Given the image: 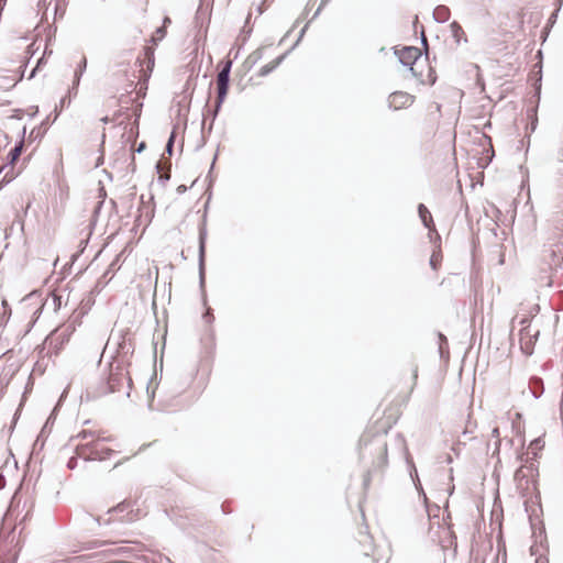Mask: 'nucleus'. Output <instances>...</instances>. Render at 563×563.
<instances>
[{
  "mask_svg": "<svg viewBox=\"0 0 563 563\" xmlns=\"http://www.w3.org/2000/svg\"><path fill=\"white\" fill-rule=\"evenodd\" d=\"M387 431L366 430L360 439V456L365 459L367 455L373 459L374 468H383L387 465Z\"/></svg>",
  "mask_w": 563,
  "mask_h": 563,
  "instance_id": "1",
  "label": "nucleus"
},
{
  "mask_svg": "<svg viewBox=\"0 0 563 563\" xmlns=\"http://www.w3.org/2000/svg\"><path fill=\"white\" fill-rule=\"evenodd\" d=\"M113 451L109 448H98L97 442H88L76 446V456H71L67 462V467L74 470L77 466L78 457L84 461H103L111 456Z\"/></svg>",
  "mask_w": 563,
  "mask_h": 563,
  "instance_id": "2",
  "label": "nucleus"
},
{
  "mask_svg": "<svg viewBox=\"0 0 563 563\" xmlns=\"http://www.w3.org/2000/svg\"><path fill=\"white\" fill-rule=\"evenodd\" d=\"M124 385H126V387H128V391L125 393V396L130 397V389L132 386L131 377H129L128 372H125L120 364L114 366L113 363H111L110 364V373H109V376L107 379L106 394L118 393L121 390V388Z\"/></svg>",
  "mask_w": 563,
  "mask_h": 563,
  "instance_id": "3",
  "label": "nucleus"
},
{
  "mask_svg": "<svg viewBox=\"0 0 563 563\" xmlns=\"http://www.w3.org/2000/svg\"><path fill=\"white\" fill-rule=\"evenodd\" d=\"M232 68V60H227L217 75V97L220 102H224L229 87H230V73Z\"/></svg>",
  "mask_w": 563,
  "mask_h": 563,
  "instance_id": "4",
  "label": "nucleus"
},
{
  "mask_svg": "<svg viewBox=\"0 0 563 563\" xmlns=\"http://www.w3.org/2000/svg\"><path fill=\"white\" fill-rule=\"evenodd\" d=\"M44 303L40 296L29 295L21 300V308L24 313H32V321L30 322V327H33L40 314L42 313Z\"/></svg>",
  "mask_w": 563,
  "mask_h": 563,
  "instance_id": "5",
  "label": "nucleus"
},
{
  "mask_svg": "<svg viewBox=\"0 0 563 563\" xmlns=\"http://www.w3.org/2000/svg\"><path fill=\"white\" fill-rule=\"evenodd\" d=\"M114 544H115L114 542H110V541L93 540V541L87 542L85 545V549L92 550V549H98V548L104 547L106 549L102 550L101 553L104 554L106 556L121 555L129 551V548H126V547H115Z\"/></svg>",
  "mask_w": 563,
  "mask_h": 563,
  "instance_id": "6",
  "label": "nucleus"
},
{
  "mask_svg": "<svg viewBox=\"0 0 563 563\" xmlns=\"http://www.w3.org/2000/svg\"><path fill=\"white\" fill-rule=\"evenodd\" d=\"M395 54L398 55L399 62L404 66L408 67L412 71L413 75H416L415 70H413V65L416 64L418 58L421 56L420 49L417 47H413V46H406L398 52L396 51Z\"/></svg>",
  "mask_w": 563,
  "mask_h": 563,
  "instance_id": "7",
  "label": "nucleus"
},
{
  "mask_svg": "<svg viewBox=\"0 0 563 563\" xmlns=\"http://www.w3.org/2000/svg\"><path fill=\"white\" fill-rule=\"evenodd\" d=\"M520 349L523 354L530 356L533 354L534 344L539 336V330H537L534 333H531L530 330H528V327L520 329Z\"/></svg>",
  "mask_w": 563,
  "mask_h": 563,
  "instance_id": "8",
  "label": "nucleus"
},
{
  "mask_svg": "<svg viewBox=\"0 0 563 563\" xmlns=\"http://www.w3.org/2000/svg\"><path fill=\"white\" fill-rule=\"evenodd\" d=\"M207 230L205 227L199 229V250H198V269L200 287L205 286V256H206Z\"/></svg>",
  "mask_w": 563,
  "mask_h": 563,
  "instance_id": "9",
  "label": "nucleus"
},
{
  "mask_svg": "<svg viewBox=\"0 0 563 563\" xmlns=\"http://www.w3.org/2000/svg\"><path fill=\"white\" fill-rule=\"evenodd\" d=\"M415 97L405 91H395L389 95L388 106L390 109L399 110L408 108L413 103Z\"/></svg>",
  "mask_w": 563,
  "mask_h": 563,
  "instance_id": "10",
  "label": "nucleus"
},
{
  "mask_svg": "<svg viewBox=\"0 0 563 563\" xmlns=\"http://www.w3.org/2000/svg\"><path fill=\"white\" fill-rule=\"evenodd\" d=\"M134 351V344L131 338L128 336V333H122L120 335V341L118 342V352L123 356L128 354H132Z\"/></svg>",
  "mask_w": 563,
  "mask_h": 563,
  "instance_id": "11",
  "label": "nucleus"
},
{
  "mask_svg": "<svg viewBox=\"0 0 563 563\" xmlns=\"http://www.w3.org/2000/svg\"><path fill=\"white\" fill-rule=\"evenodd\" d=\"M288 54H289V51L285 52L284 54H282L277 58H275L273 62L264 65L260 69V73H258L260 76L265 77V76L269 75L274 69H276L283 63V60L286 58V56Z\"/></svg>",
  "mask_w": 563,
  "mask_h": 563,
  "instance_id": "12",
  "label": "nucleus"
},
{
  "mask_svg": "<svg viewBox=\"0 0 563 563\" xmlns=\"http://www.w3.org/2000/svg\"><path fill=\"white\" fill-rule=\"evenodd\" d=\"M432 15L435 22L444 23L450 19L451 11L446 5L439 4L434 8Z\"/></svg>",
  "mask_w": 563,
  "mask_h": 563,
  "instance_id": "13",
  "label": "nucleus"
},
{
  "mask_svg": "<svg viewBox=\"0 0 563 563\" xmlns=\"http://www.w3.org/2000/svg\"><path fill=\"white\" fill-rule=\"evenodd\" d=\"M450 30H451L452 37L454 38V41L457 45L461 44L462 41L465 43L467 42L465 32L459 22L453 21L450 24Z\"/></svg>",
  "mask_w": 563,
  "mask_h": 563,
  "instance_id": "14",
  "label": "nucleus"
},
{
  "mask_svg": "<svg viewBox=\"0 0 563 563\" xmlns=\"http://www.w3.org/2000/svg\"><path fill=\"white\" fill-rule=\"evenodd\" d=\"M529 388L536 399L540 398L544 391L543 380L540 377H531L529 382Z\"/></svg>",
  "mask_w": 563,
  "mask_h": 563,
  "instance_id": "15",
  "label": "nucleus"
},
{
  "mask_svg": "<svg viewBox=\"0 0 563 563\" xmlns=\"http://www.w3.org/2000/svg\"><path fill=\"white\" fill-rule=\"evenodd\" d=\"M418 213H419V218L421 219L423 225L427 229L431 230V227H433V219H432L430 211L423 203H419Z\"/></svg>",
  "mask_w": 563,
  "mask_h": 563,
  "instance_id": "16",
  "label": "nucleus"
},
{
  "mask_svg": "<svg viewBox=\"0 0 563 563\" xmlns=\"http://www.w3.org/2000/svg\"><path fill=\"white\" fill-rule=\"evenodd\" d=\"M23 146H24V142L22 139L20 142L15 143V145L10 150V152L8 153V156H7L9 165L13 166L14 163L19 159V157L22 153Z\"/></svg>",
  "mask_w": 563,
  "mask_h": 563,
  "instance_id": "17",
  "label": "nucleus"
},
{
  "mask_svg": "<svg viewBox=\"0 0 563 563\" xmlns=\"http://www.w3.org/2000/svg\"><path fill=\"white\" fill-rule=\"evenodd\" d=\"M88 438H92V439L96 438L97 440H92L91 442H97L98 445H99L100 441H110V438L100 437V434L98 432L90 431V430H82L76 437H73L70 440H74V439L85 440Z\"/></svg>",
  "mask_w": 563,
  "mask_h": 563,
  "instance_id": "18",
  "label": "nucleus"
},
{
  "mask_svg": "<svg viewBox=\"0 0 563 563\" xmlns=\"http://www.w3.org/2000/svg\"><path fill=\"white\" fill-rule=\"evenodd\" d=\"M391 450L397 452L399 455L407 454L408 450H407V445H406V440L400 433H397L395 435L394 443L391 445Z\"/></svg>",
  "mask_w": 563,
  "mask_h": 563,
  "instance_id": "19",
  "label": "nucleus"
},
{
  "mask_svg": "<svg viewBox=\"0 0 563 563\" xmlns=\"http://www.w3.org/2000/svg\"><path fill=\"white\" fill-rule=\"evenodd\" d=\"M11 314V308L7 300H2L0 303V328L7 325Z\"/></svg>",
  "mask_w": 563,
  "mask_h": 563,
  "instance_id": "20",
  "label": "nucleus"
},
{
  "mask_svg": "<svg viewBox=\"0 0 563 563\" xmlns=\"http://www.w3.org/2000/svg\"><path fill=\"white\" fill-rule=\"evenodd\" d=\"M360 543L364 545L365 551L372 548V537L367 532V527L360 530Z\"/></svg>",
  "mask_w": 563,
  "mask_h": 563,
  "instance_id": "21",
  "label": "nucleus"
},
{
  "mask_svg": "<svg viewBox=\"0 0 563 563\" xmlns=\"http://www.w3.org/2000/svg\"><path fill=\"white\" fill-rule=\"evenodd\" d=\"M515 481L517 482V486L519 489L523 490V482L526 483V485L529 484V478L527 477V475L523 473V470L522 467H519L516 473H515Z\"/></svg>",
  "mask_w": 563,
  "mask_h": 563,
  "instance_id": "22",
  "label": "nucleus"
},
{
  "mask_svg": "<svg viewBox=\"0 0 563 563\" xmlns=\"http://www.w3.org/2000/svg\"><path fill=\"white\" fill-rule=\"evenodd\" d=\"M223 102H220L218 97L216 98V103H214V107L212 110H208V113H207V117H209L211 119V123H210V130L212 129V124L214 122V120L217 119L220 110H221V107H222Z\"/></svg>",
  "mask_w": 563,
  "mask_h": 563,
  "instance_id": "23",
  "label": "nucleus"
},
{
  "mask_svg": "<svg viewBox=\"0 0 563 563\" xmlns=\"http://www.w3.org/2000/svg\"><path fill=\"white\" fill-rule=\"evenodd\" d=\"M476 427H477L476 421H473L471 413H468L467 420H466V424H465V429L463 431V435L473 434L475 429H476Z\"/></svg>",
  "mask_w": 563,
  "mask_h": 563,
  "instance_id": "24",
  "label": "nucleus"
},
{
  "mask_svg": "<svg viewBox=\"0 0 563 563\" xmlns=\"http://www.w3.org/2000/svg\"><path fill=\"white\" fill-rule=\"evenodd\" d=\"M131 507V504L126 500L118 504L115 507L111 508L108 510V514H117V512H123L125 510H128L129 508Z\"/></svg>",
  "mask_w": 563,
  "mask_h": 563,
  "instance_id": "25",
  "label": "nucleus"
},
{
  "mask_svg": "<svg viewBox=\"0 0 563 563\" xmlns=\"http://www.w3.org/2000/svg\"><path fill=\"white\" fill-rule=\"evenodd\" d=\"M166 35V29L165 25H162L156 29L155 35L152 37V43L157 44L159 41H162Z\"/></svg>",
  "mask_w": 563,
  "mask_h": 563,
  "instance_id": "26",
  "label": "nucleus"
},
{
  "mask_svg": "<svg viewBox=\"0 0 563 563\" xmlns=\"http://www.w3.org/2000/svg\"><path fill=\"white\" fill-rule=\"evenodd\" d=\"M263 57V48L255 49L250 56L247 57V62L252 65L256 64L260 59Z\"/></svg>",
  "mask_w": 563,
  "mask_h": 563,
  "instance_id": "27",
  "label": "nucleus"
},
{
  "mask_svg": "<svg viewBox=\"0 0 563 563\" xmlns=\"http://www.w3.org/2000/svg\"><path fill=\"white\" fill-rule=\"evenodd\" d=\"M442 261V255L440 252H433V254L431 255L430 257V266L432 267V269H438V265L440 264V262Z\"/></svg>",
  "mask_w": 563,
  "mask_h": 563,
  "instance_id": "28",
  "label": "nucleus"
},
{
  "mask_svg": "<svg viewBox=\"0 0 563 563\" xmlns=\"http://www.w3.org/2000/svg\"><path fill=\"white\" fill-rule=\"evenodd\" d=\"M175 137H176V132L175 130L170 133L169 137H168V141L166 143V147H165V151L172 155L173 154V148H174V143H175Z\"/></svg>",
  "mask_w": 563,
  "mask_h": 563,
  "instance_id": "29",
  "label": "nucleus"
},
{
  "mask_svg": "<svg viewBox=\"0 0 563 563\" xmlns=\"http://www.w3.org/2000/svg\"><path fill=\"white\" fill-rule=\"evenodd\" d=\"M86 68H87V59H86V57H82L75 71L79 73V76H82Z\"/></svg>",
  "mask_w": 563,
  "mask_h": 563,
  "instance_id": "30",
  "label": "nucleus"
},
{
  "mask_svg": "<svg viewBox=\"0 0 563 563\" xmlns=\"http://www.w3.org/2000/svg\"><path fill=\"white\" fill-rule=\"evenodd\" d=\"M203 320L207 322V323H212L213 320H214V317L212 314V309L210 307L207 308L206 312L203 313L202 316Z\"/></svg>",
  "mask_w": 563,
  "mask_h": 563,
  "instance_id": "31",
  "label": "nucleus"
},
{
  "mask_svg": "<svg viewBox=\"0 0 563 563\" xmlns=\"http://www.w3.org/2000/svg\"><path fill=\"white\" fill-rule=\"evenodd\" d=\"M307 29H308V24H306V25L301 29V31H300V33H299V36H298V38H297V41H296V43L291 46V48H290V49H288V51H289V53H290V52H291V51H292V49H294V48L299 44V42L302 40V37H303V35H305V33H306Z\"/></svg>",
  "mask_w": 563,
  "mask_h": 563,
  "instance_id": "32",
  "label": "nucleus"
},
{
  "mask_svg": "<svg viewBox=\"0 0 563 563\" xmlns=\"http://www.w3.org/2000/svg\"><path fill=\"white\" fill-rule=\"evenodd\" d=\"M492 437L497 439L496 441V451L499 450V445H500V440H499V428L498 427H495L493 430H492Z\"/></svg>",
  "mask_w": 563,
  "mask_h": 563,
  "instance_id": "33",
  "label": "nucleus"
},
{
  "mask_svg": "<svg viewBox=\"0 0 563 563\" xmlns=\"http://www.w3.org/2000/svg\"><path fill=\"white\" fill-rule=\"evenodd\" d=\"M156 169H157V173L159 174L158 176V180L162 181V183H165L169 179L170 175H169V172L165 175H162L161 174V165L159 163L156 165Z\"/></svg>",
  "mask_w": 563,
  "mask_h": 563,
  "instance_id": "34",
  "label": "nucleus"
},
{
  "mask_svg": "<svg viewBox=\"0 0 563 563\" xmlns=\"http://www.w3.org/2000/svg\"><path fill=\"white\" fill-rule=\"evenodd\" d=\"M439 339H440V344H439V351L441 353V355L443 354V349H444V345H448V340L443 335V334H439Z\"/></svg>",
  "mask_w": 563,
  "mask_h": 563,
  "instance_id": "35",
  "label": "nucleus"
},
{
  "mask_svg": "<svg viewBox=\"0 0 563 563\" xmlns=\"http://www.w3.org/2000/svg\"><path fill=\"white\" fill-rule=\"evenodd\" d=\"M81 76H79V73L75 71L74 81H73V90H76L77 86L79 85Z\"/></svg>",
  "mask_w": 563,
  "mask_h": 563,
  "instance_id": "36",
  "label": "nucleus"
},
{
  "mask_svg": "<svg viewBox=\"0 0 563 563\" xmlns=\"http://www.w3.org/2000/svg\"><path fill=\"white\" fill-rule=\"evenodd\" d=\"M81 76H79V73L75 71L74 81H73V90H76L77 86L79 85Z\"/></svg>",
  "mask_w": 563,
  "mask_h": 563,
  "instance_id": "37",
  "label": "nucleus"
},
{
  "mask_svg": "<svg viewBox=\"0 0 563 563\" xmlns=\"http://www.w3.org/2000/svg\"><path fill=\"white\" fill-rule=\"evenodd\" d=\"M95 520L98 522V525H110L112 521V518L102 519L100 517H96Z\"/></svg>",
  "mask_w": 563,
  "mask_h": 563,
  "instance_id": "38",
  "label": "nucleus"
},
{
  "mask_svg": "<svg viewBox=\"0 0 563 563\" xmlns=\"http://www.w3.org/2000/svg\"><path fill=\"white\" fill-rule=\"evenodd\" d=\"M531 117H533V120L531 121V130L534 131L537 128L538 119L536 117V110H531Z\"/></svg>",
  "mask_w": 563,
  "mask_h": 563,
  "instance_id": "39",
  "label": "nucleus"
},
{
  "mask_svg": "<svg viewBox=\"0 0 563 563\" xmlns=\"http://www.w3.org/2000/svg\"><path fill=\"white\" fill-rule=\"evenodd\" d=\"M519 324L522 325V328L525 327H530V319L528 317H523L520 319L519 321Z\"/></svg>",
  "mask_w": 563,
  "mask_h": 563,
  "instance_id": "40",
  "label": "nucleus"
},
{
  "mask_svg": "<svg viewBox=\"0 0 563 563\" xmlns=\"http://www.w3.org/2000/svg\"><path fill=\"white\" fill-rule=\"evenodd\" d=\"M536 563H549V559H548V556H545V555H539V556L536 559Z\"/></svg>",
  "mask_w": 563,
  "mask_h": 563,
  "instance_id": "41",
  "label": "nucleus"
},
{
  "mask_svg": "<svg viewBox=\"0 0 563 563\" xmlns=\"http://www.w3.org/2000/svg\"><path fill=\"white\" fill-rule=\"evenodd\" d=\"M421 43L422 45L427 48L428 47V40L426 37V34H424V30L422 29L421 31Z\"/></svg>",
  "mask_w": 563,
  "mask_h": 563,
  "instance_id": "42",
  "label": "nucleus"
},
{
  "mask_svg": "<svg viewBox=\"0 0 563 563\" xmlns=\"http://www.w3.org/2000/svg\"><path fill=\"white\" fill-rule=\"evenodd\" d=\"M145 54H146L147 56H151L150 62H151L152 64H154V58H153V51H152V48H150V47H145Z\"/></svg>",
  "mask_w": 563,
  "mask_h": 563,
  "instance_id": "43",
  "label": "nucleus"
},
{
  "mask_svg": "<svg viewBox=\"0 0 563 563\" xmlns=\"http://www.w3.org/2000/svg\"><path fill=\"white\" fill-rule=\"evenodd\" d=\"M69 104L70 103V100H67V97H63L59 101V107L63 109L65 107V104Z\"/></svg>",
  "mask_w": 563,
  "mask_h": 563,
  "instance_id": "44",
  "label": "nucleus"
},
{
  "mask_svg": "<svg viewBox=\"0 0 563 563\" xmlns=\"http://www.w3.org/2000/svg\"><path fill=\"white\" fill-rule=\"evenodd\" d=\"M119 520H120L121 522H130V521H132V520H133V518H132V517H130V515L128 514L126 516H122V517H120V519H119Z\"/></svg>",
  "mask_w": 563,
  "mask_h": 563,
  "instance_id": "45",
  "label": "nucleus"
},
{
  "mask_svg": "<svg viewBox=\"0 0 563 563\" xmlns=\"http://www.w3.org/2000/svg\"><path fill=\"white\" fill-rule=\"evenodd\" d=\"M146 147V144L145 142H141L137 146V148L135 150L137 153H141L144 151V148Z\"/></svg>",
  "mask_w": 563,
  "mask_h": 563,
  "instance_id": "46",
  "label": "nucleus"
},
{
  "mask_svg": "<svg viewBox=\"0 0 563 563\" xmlns=\"http://www.w3.org/2000/svg\"><path fill=\"white\" fill-rule=\"evenodd\" d=\"M540 443H541V440L540 439H536L534 441L531 442V446L539 448Z\"/></svg>",
  "mask_w": 563,
  "mask_h": 563,
  "instance_id": "47",
  "label": "nucleus"
},
{
  "mask_svg": "<svg viewBox=\"0 0 563 563\" xmlns=\"http://www.w3.org/2000/svg\"><path fill=\"white\" fill-rule=\"evenodd\" d=\"M170 23H172V20L168 16H165L163 20V25H165V27H166Z\"/></svg>",
  "mask_w": 563,
  "mask_h": 563,
  "instance_id": "48",
  "label": "nucleus"
},
{
  "mask_svg": "<svg viewBox=\"0 0 563 563\" xmlns=\"http://www.w3.org/2000/svg\"><path fill=\"white\" fill-rule=\"evenodd\" d=\"M178 192H184L186 191V186L181 185L177 188Z\"/></svg>",
  "mask_w": 563,
  "mask_h": 563,
  "instance_id": "49",
  "label": "nucleus"
},
{
  "mask_svg": "<svg viewBox=\"0 0 563 563\" xmlns=\"http://www.w3.org/2000/svg\"><path fill=\"white\" fill-rule=\"evenodd\" d=\"M60 336H63L62 343L65 342L66 340H68L67 336L64 335L63 333L58 334L57 339H59Z\"/></svg>",
  "mask_w": 563,
  "mask_h": 563,
  "instance_id": "50",
  "label": "nucleus"
},
{
  "mask_svg": "<svg viewBox=\"0 0 563 563\" xmlns=\"http://www.w3.org/2000/svg\"><path fill=\"white\" fill-rule=\"evenodd\" d=\"M102 162H103V156H100L98 158V162H97L96 166L98 167L100 164H102Z\"/></svg>",
  "mask_w": 563,
  "mask_h": 563,
  "instance_id": "51",
  "label": "nucleus"
},
{
  "mask_svg": "<svg viewBox=\"0 0 563 563\" xmlns=\"http://www.w3.org/2000/svg\"><path fill=\"white\" fill-rule=\"evenodd\" d=\"M4 486V478L3 476L0 477V489Z\"/></svg>",
  "mask_w": 563,
  "mask_h": 563,
  "instance_id": "52",
  "label": "nucleus"
},
{
  "mask_svg": "<svg viewBox=\"0 0 563 563\" xmlns=\"http://www.w3.org/2000/svg\"><path fill=\"white\" fill-rule=\"evenodd\" d=\"M453 492H454V485H452V486L449 488L448 493H449V495L451 496V495L453 494Z\"/></svg>",
  "mask_w": 563,
  "mask_h": 563,
  "instance_id": "53",
  "label": "nucleus"
},
{
  "mask_svg": "<svg viewBox=\"0 0 563 563\" xmlns=\"http://www.w3.org/2000/svg\"><path fill=\"white\" fill-rule=\"evenodd\" d=\"M101 121H102L103 123H108V122H109V118H108V117H103V118L101 119Z\"/></svg>",
  "mask_w": 563,
  "mask_h": 563,
  "instance_id": "54",
  "label": "nucleus"
},
{
  "mask_svg": "<svg viewBox=\"0 0 563 563\" xmlns=\"http://www.w3.org/2000/svg\"><path fill=\"white\" fill-rule=\"evenodd\" d=\"M320 10H321V7H319L313 15V18H316L319 13H320Z\"/></svg>",
  "mask_w": 563,
  "mask_h": 563,
  "instance_id": "55",
  "label": "nucleus"
},
{
  "mask_svg": "<svg viewBox=\"0 0 563 563\" xmlns=\"http://www.w3.org/2000/svg\"><path fill=\"white\" fill-rule=\"evenodd\" d=\"M499 263L504 264V255H501V257L499 258Z\"/></svg>",
  "mask_w": 563,
  "mask_h": 563,
  "instance_id": "56",
  "label": "nucleus"
},
{
  "mask_svg": "<svg viewBox=\"0 0 563 563\" xmlns=\"http://www.w3.org/2000/svg\"><path fill=\"white\" fill-rule=\"evenodd\" d=\"M152 402H153V399H151L150 402H148V408L150 409H152V406H153Z\"/></svg>",
  "mask_w": 563,
  "mask_h": 563,
  "instance_id": "57",
  "label": "nucleus"
},
{
  "mask_svg": "<svg viewBox=\"0 0 563 563\" xmlns=\"http://www.w3.org/2000/svg\"><path fill=\"white\" fill-rule=\"evenodd\" d=\"M368 484V478L364 479V485L366 486Z\"/></svg>",
  "mask_w": 563,
  "mask_h": 563,
  "instance_id": "58",
  "label": "nucleus"
},
{
  "mask_svg": "<svg viewBox=\"0 0 563 563\" xmlns=\"http://www.w3.org/2000/svg\"><path fill=\"white\" fill-rule=\"evenodd\" d=\"M34 74H35V69H33V70H32V73H31L30 77H33V76H34Z\"/></svg>",
  "mask_w": 563,
  "mask_h": 563,
  "instance_id": "59",
  "label": "nucleus"
},
{
  "mask_svg": "<svg viewBox=\"0 0 563 563\" xmlns=\"http://www.w3.org/2000/svg\"><path fill=\"white\" fill-rule=\"evenodd\" d=\"M55 111H57V107L55 108ZM58 113H59V112H56V114H55V119H56V118H58Z\"/></svg>",
  "mask_w": 563,
  "mask_h": 563,
  "instance_id": "60",
  "label": "nucleus"
},
{
  "mask_svg": "<svg viewBox=\"0 0 563 563\" xmlns=\"http://www.w3.org/2000/svg\"><path fill=\"white\" fill-rule=\"evenodd\" d=\"M216 159H217V155H216V156H213V163H212V164H214V161H216ZM212 167H213V165H211V168H212Z\"/></svg>",
  "mask_w": 563,
  "mask_h": 563,
  "instance_id": "61",
  "label": "nucleus"
}]
</instances>
